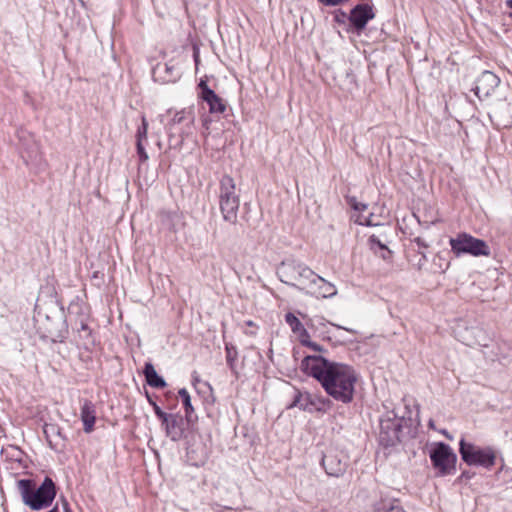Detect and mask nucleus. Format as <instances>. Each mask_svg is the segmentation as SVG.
<instances>
[{
    "instance_id": "f257e3e1",
    "label": "nucleus",
    "mask_w": 512,
    "mask_h": 512,
    "mask_svg": "<svg viewBox=\"0 0 512 512\" xmlns=\"http://www.w3.org/2000/svg\"><path fill=\"white\" fill-rule=\"evenodd\" d=\"M301 368L315 378L335 401L343 404L353 401L357 373L350 365L330 361L319 355H309L302 360Z\"/></svg>"
},
{
    "instance_id": "f03ea898",
    "label": "nucleus",
    "mask_w": 512,
    "mask_h": 512,
    "mask_svg": "<svg viewBox=\"0 0 512 512\" xmlns=\"http://www.w3.org/2000/svg\"><path fill=\"white\" fill-rule=\"evenodd\" d=\"M17 488L22 502L33 511L51 506L57 494L56 485L50 477H45L38 487L32 479H20L17 481Z\"/></svg>"
},
{
    "instance_id": "7ed1b4c3",
    "label": "nucleus",
    "mask_w": 512,
    "mask_h": 512,
    "mask_svg": "<svg viewBox=\"0 0 512 512\" xmlns=\"http://www.w3.org/2000/svg\"><path fill=\"white\" fill-rule=\"evenodd\" d=\"M277 275L281 282L306 291L315 278V272L307 265L294 259L282 261L277 268Z\"/></svg>"
},
{
    "instance_id": "20e7f679",
    "label": "nucleus",
    "mask_w": 512,
    "mask_h": 512,
    "mask_svg": "<svg viewBox=\"0 0 512 512\" xmlns=\"http://www.w3.org/2000/svg\"><path fill=\"white\" fill-rule=\"evenodd\" d=\"M459 453L468 466H480L490 470L496 463V450L491 446L480 447L462 438L459 442Z\"/></svg>"
},
{
    "instance_id": "39448f33",
    "label": "nucleus",
    "mask_w": 512,
    "mask_h": 512,
    "mask_svg": "<svg viewBox=\"0 0 512 512\" xmlns=\"http://www.w3.org/2000/svg\"><path fill=\"white\" fill-rule=\"evenodd\" d=\"M239 204V195L234 180L230 176L224 175L219 186V206L225 221L230 223L236 221Z\"/></svg>"
},
{
    "instance_id": "423d86ee",
    "label": "nucleus",
    "mask_w": 512,
    "mask_h": 512,
    "mask_svg": "<svg viewBox=\"0 0 512 512\" xmlns=\"http://www.w3.org/2000/svg\"><path fill=\"white\" fill-rule=\"evenodd\" d=\"M429 457L438 476L452 475L456 472L457 455L444 442H438L429 451Z\"/></svg>"
},
{
    "instance_id": "0eeeda50",
    "label": "nucleus",
    "mask_w": 512,
    "mask_h": 512,
    "mask_svg": "<svg viewBox=\"0 0 512 512\" xmlns=\"http://www.w3.org/2000/svg\"><path fill=\"white\" fill-rule=\"evenodd\" d=\"M449 243L452 252L456 256H460L461 254L488 256L490 254V249L485 241L467 233H460L456 237L450 238Z\"/></svg>"
},
{
    "instance_id": "6e6552de",
    "label": "nucleus",
    "mask_w": 512,
    "mask_h": 512,
    "mask_svg": "<svg viewBox=\"0 0 512 512\" xmlns=\"http://www.w3.org/2000/svg\"><path fill=\"white\" fill-rule=\"evenodd\" d=\"M291 406L299 407L301 410L309 413H326L333 407V402L321 395L298 392Z\"/></svg>"
},
{
    "instance_id": "1a4fd4ad",
    "label": "nucleus",
    "mask_w": 512,
    "mask_h": 512,
    "mask_svg": "<svg viewBox=\"0 0 512 512\" xmlns=\"http://www.w3.org/2000/svg\"><path fill=\"white\" fill-rule=\"evenodd\" d=\"M195 115L191 107L177 111L171 120L166 124V131L169 134L179 132L182 139L193 134Z\"/></svg>"
},
{
    "instance_id": "9d476101",
    "label": "nucleus",
    "mask_w": 512,
    "mask_h": 512,
    "mask_svg": "<svg viewBox=\"0 0 512 512\" xmlns=\"http://www.w3.org/2000/svg\"><path fill=\"white\" fill-rule=\"evenodd\" d=\"M321 464L329 476L339 477L346 471L348 457L343 452L331 448L324 453Z\"/></svg>"
},
{
    "instance_id": "9b49d317",
    "label": "nucleus",
    "mask_w": 512,
    "mask_h": 512,
    "mask_svg": "<svg viewBox=\"0 0 512 512\" xmlns=\"http://www.w3.org/2000/svg\"><path fill=\"white\" fill-rule=\"evenodd\" d=\"M401 423L397 419H381L379 441L385 447H391L400 442Z\"/></svg>"
},
{
    "instance_id": "f8f14e48",
    "label": "nucleus",
    "mask_w": 512,
    "mask_h": 512,
    "mask_svg": "<svg viewBox=\"0 0 512 512\" xmlns=\"http://www.w3.org/2000/svg\"><path fill=\"white\" fill-rule=\"evenodd\" d=\"M17 136L22 150V158L26 164L38 163L41 161V153L38 143L34 140L33 136L25 131L19 130Z\"/></svg>"
},
{
    "instance_id": "ddd939ff",
    "label": "nucleus",
    "mask_w": 512,
    "mask_h": 512,
    "mask_svg": "<svg viewBox=\"0 0 512 512\" xmlns=\"http://www.w3.org/2000/svg\"><path fill=\"white\" fill-rule=\"evenodd\" d=\"M499 84L500 78L493 72L486 70L477 78L473 91L480 100H483L490 97Z\"/></svg>"
},
{
    "instance_id": "4468645a",
    "label": "nucleus",
    "mask_w": 512,
    "mask_h": 512,
    "mask_svg": "<svg viewBox=\"0 0 512 512\" xmlns=\"http://www.w3.org/2000/svg\"><path fill=\"white\" fill-rule=\"evenodd\" d=\"M161 427L164 429L165 435L173 442H178L185 436L184 418L179 413H170L161 422Z\"/></svg>"
},
{
    "instance_id": "2eb2a0df",
    "label": "nucleus",
    "mask_w": 512,
    "mask_h": 512,
    "mask_svg": "<svg viewBox=\"0 0 512 512\" xmlns=\"http://www.w3.org/2000/svg\"><path fill=\"white\" fill-rule=\"evenodd\" d=\"M374 17L375 14L372 6L368 4H358L351 10L349 21L357 31H361L366 27L368 21Z\"/></svg>"
},
{
    "instance_id": "dca6fc26",
    "label": "nucleus",
    "mask_w": 512,
    "mask_h": 512,
    "mask_svg": "<svg viewBox=\"0 0 512 512\" xmlns=\"http://www.w3.org/2000/svg\"><path fill=\"white\" fill-rule=\"evenodd\" d=\"M198 86L201 90L200 97L208 104L210 113L221 114L226 110V105L223 99L209 88L206 81L201 80Z\"/></svg>"
},
{
    "instance_id": "f3484780",
    "label": "nucleus",
    "mask_w": 512,
    "mask_h": 512,
    "mask_svg": "<svg viewBox=\"0 0 512 512\" xmlns=\"http://www.w3.org/2000/svg\"><path fill=\"white\" fill-rule=\"evenodd\" d=\"M315 278L311 280V286L307 288L306 293L315 295L316 297L330 298L337 294L334 284L326 281L315 273Z\"/></svg>"
},
{
    "instance_id": "a211bd4d",
    "label": "nucleus",
    "mask_w": 512,
    "mask_h": 512,
    "mask_svg": "<svg viewBox=\"0 0 512 512\" xmlns=\"http://www.w3.org/2000/svg\"><path fill=\"white\" fill-rule=\"evenodd\" d=\"M80 418L83 422L84 431L90 433L94 429L96 421V407L90 400H83L80 408Z\"/></svg>"
},
{
    "instance_id": "6ab92c4d",
    "label": "nucleus",
    "mask_w": 512,
    "mask_h": 512,
    "mask_svg": "<svg viewBox=\"0 0 512 512\" xmlns=\"http://www.w3.org/2000/svg\"><path fill=\"white\" fill-rule=\"evenodd\" d=\"M148 122L145 117H142V124L138 127L136 133V148L139 160L141 163L146 162L149 156L145 150L144 143L147 142Z\"/></svg>"
},
{
    "instance_id": "aec40b11",
    "label": "nucleus",
    "mask_w": 512,
    "mask_h": 512,
    "mask_svg": "<svg viewBox=\"0 0 512 512\" xmlns=\"http://www.w3.org/2000/svg\"><path fill=\"white\" fill-rule=\"evenodd\" d=\"M143 374L149 386L157 389H162L167 386L166 381L163 377L158 375L152 363H145Z\"/></svg>"
},
{
    "instance_id": "412c9836",
    "label": "nucleus",
    "mask_w": 512,
    "mask_h": 512,
    "mask_svg": "<svg viewBox=\"0 0 512 512\" xmlns=\"http://www.w3.org/2000/svg\"><path fill=\"white\" fill-rule=\"evenodd\" d=\"M382 235L372 234L369 237V243L371 248L375 251V253H379L380 256L384 260H389L391 258L392 252L386 246V238L382 239Z\"/></svg>"
},
{
    "instance_id": "4be33fe9",
    "label": "nucleus",
    "mask_w": 512,
    "mask_h": 512,
    "mask_svg": "<svg viewBox=\"0 0 512 512\" xmlns=\"http://www.w3.org/2000/svg\"><path fill=\"white\" fill-rule=\"evenodd\" d=\"M285 321L291 328L292 332L297 336L299 341L302 338L306 339L308 337L307 330L295 314L288 312L285 315Z\"/></svg>"
},
{
    "instance_id": "5701e85b",
    "label": "nucleus",
    "mask_w": 512,
    "mask_h": 512,
    "mask_svg": "<svg viewBox=\"0 0 512 512\" xmlns=\"http://www.w3.org/2000/svg\"><path fill=\"white\" fill-rule=\"evenodd\" d=\"M351 206L355 211H359L360 214L358 215L356 222L360 225H366V226H377L378 223H375L372 219L373 215L369 213L368 215H365L364 212L367 210V205L364 203L357 202L355 200L351 201Z\"/></svg>"
},
{
    "instance_id": "b1692460",
    "label": "nucleus",
    "mask_w": 512,
    "mask_h": 512,
    "mask_svg": "<svg viewBox=\"0 0 512 512\" xmlns=\"http://www.w3.org/2000/svg\"><path fill=\"white\" fill-rule=\"evenodd\" d=\"M178 394H179V396L182 400L183 406H184L185 419L188 423L192 422L193 414H194V407L192 406V403H191L190 394L187 391V389H185V388L180 389L178 391Z\"/></svg>"
},
{
    "instance_id": "393cba45",
    "label": "nucleus",
    "mask_w": 512,
    "mask_h": 512,
    "mask_svg": "<svg viewBox=\"0 0 512 512\" xmlns=\"http://www.w3.org/2000/svg\"><path fill=\"white\" fill-rule=\"evenodd\" d=\"M166 78L165 80L167 82H175L178 80L181 76L180 68L178 67L177 63H175L173 60L167 62L163 66Z\"/></svg>"
},
{
    "instance_id": "a878e982",
    "label": "nucleus",
    "mask_w": 512,
    "mask_h": 512,
    "mask_svg": "<svg viewBox=\"0 0 512 512\" xmlns=\"http://www.w3.org/2000/svg\"><path fill=\"white\" fill-rule=\"evenodd\" d=\"M375 512H406L405 509L401 506L398 500H393L390 502H383L381 507L377 508Z\"/></svg>"
},
{
    "instance_id": "bb28decb",
    "label": "nucleus",
    "mask_w": 512,
    "mask_h": 512,
    "mask_svg": "<svg viewBox=\"0 0 512 512\" xmlns=\"http://www.w3.org/2000/svg\"><path fill=\"white\" fill-rule=\"evenodd\" d=\"M300 343L302 345H304V346H307V347L311 348L314 351H318V352H322L323 351V348L320 345H318L317 343L312 342L310 340V335L309 334H308V337L306 339L302 338L300 340Z\"/></svg>"
},
{
    "instance_id": "cd10ccee",
    "label": "nucleus",
    "mask_w": 512,
    "mask_h": 512,
    "mask_svg": "<svg viewBox=\"0 0 512 512\" xmlns=\"http://www.w3.org/2000/svg\"><path fill=\"white\" fill-rule=\"evenodd\" d=\"M152 407H153L155 415L160 420V422L164 421L166 419V417H168V415L170 414V413L164 412L156 403H152Z\"/></svg>"
},
{
    "instance_id": "c85d7f7f",
    "label": "nucleus",
    "mask_w": 512,
    "mask_h": 512,
    "mask_svg": "<svg viewBox=\"0 0 512 512\" xmlns=\"http://www.w3.org/2000/svg\"><path fill=\"white\" fill-rule=\"evenodd\" d=\"M80 337L89 339L91 338V330L88 325L84 322H81L80 329L78 330Z\"/></svg>"
},
{
    "instance_id": "c756f323",
    "label": "nucleus",
    "mask_w": 512,
    "mask_h": 512,
    "mask_svg": "<svg viewBox=\"0 0 512 512\" xmlns=\"http://www.w3.org/2000/svg\"><path fill=\"white\" fill-rule=\"evenodd\" d=\"M414 242L419 246V247H423V248H428L429 247V244L421 237H416L414 239Z\"/></svg>"
},
{
    "instance_id": "7c9ffc66",
    "label": "nucleus",
    "mask_w": 512,
    "mask_h": 512,
    "mask_svg": "<svg viewBox=\"0 0 512 512\" xmlns=\"http://www.w3.org/2000/svg\"><path fill=\"white\" fill-rule=\"evenodd\" d=\"M193 58H194L195 65L197 67L198 64H199V50H198V48H194Z\"/></svg>"
},
{
    "instance_id": "2f4dec72",
    "label": "nucleus",
    "mask_w": 512,
    "mask_h": 512,
    "mask_svg": "<svg viewBox=\"0 0 512 512\" xmlns=\"http://www.w3.org/2000/svg\"><path fill=\"white\" fill-rule=\"evenodd\" d=\"M62 504H63L64 512H72V510L69 507V503L67 502V500L65 498H62Z\"/></svg>"
},
{
    "instance_id": "473e14b6",
    "label": "nucleus",
    "mask_w": 512,
    "mask_h": 512,
    "mask_svg": "<svg viewBox=\"0 0 512 512\" xmlns=\"http://www.w3.org/2000/svg\"><path fill=\"white\" fill-rule=\"evenodd\" d=\"M505 4H506V7L512 9V0H506Z\"/></svg>"
},
{
    "instance_id": "72a5a7b5",
    "label": "nucleus",
    "mask_w": 512,
    "mask_h": 512,
    "mask_svg": "<svg viewBox=\"0 0 512 512\" xmlns=\"http://www.w3.org/2000/svg\"><path fill=\"white\" fill-rule=\"evenodd\" d=\"M147 400H148V402H149V404H150V405H152V403H155V402L153 401V399H152L148 394H147Z\"/></svg>"
},
{
    "instance_id": "f704fd0d",
    "label": "nucleus",
    "mask_w": 512,
    "mask_h": 512,
    "mask_svg": "<svg viewBox=\"0 0 512 512\" xmlns=\"http://www.w3.org/2000/svg\"><path fill=\"white\" fill-rule=\"evenodd\" d=\"M203 125L208 129V120H203Z\"/></svg>"
},
{
    "instance_id": "c9c22d12",
    "label": "nucleus",
    "mask_w": 512,
    "mask_h": 512,
    "mask_svg": "<svg viewBox=\"0 0 512 512\" xmlns=\"http://www.w3.org/2000/svg\"><path fill=\"white\" fill-rule=\"evenodd\" d=\"M421 254H422V260H423V261H426V255H425V253H421Z\"/></svg>"
},
{
    "instance_id": "e433bc0d",
    "label": "nucleus",
    "mask_w": 512,
    "mask_h": 512,
    "mask_svg": "<svg viewBox=\"0 0 512 512\" xmlns=\"http://www.w3.org/2000/svg\"><path fill=\"white\" fill-rule=\"evenodd\" d=\"M462 477H468V473H462Z\"/></svg>"
},
{
    "instance_id": "4c0bfd02",
    "label": "nucleus",
    "mask_w": 512,
    "mask_h": 512,
    "mask_svg": "<svg viewBox=\"0 0 512 512\" xmlns=\"http://www.w3.org/2000/svg\"><path fill=\"white\" fill-rule=\"evenodd\" d=\"M462 477H468V473H462Z\"/></svg>"
},
{
    "instance_id": "58836bf2",
    "label": "nucleus",
    "mask_w": 512,
    "mask_h": 512,
    "mask_svg": "<svg viewBox=\"0 0 512 512\" xmlns=\"http://www.w3.org/2000/svg\"><path fill=\"white\" fill-rule=\"evenodd\" d=\"M247 324H248L249 326H251L253 323H252V321H247Z\"/></svg>"
}]
</instances>
